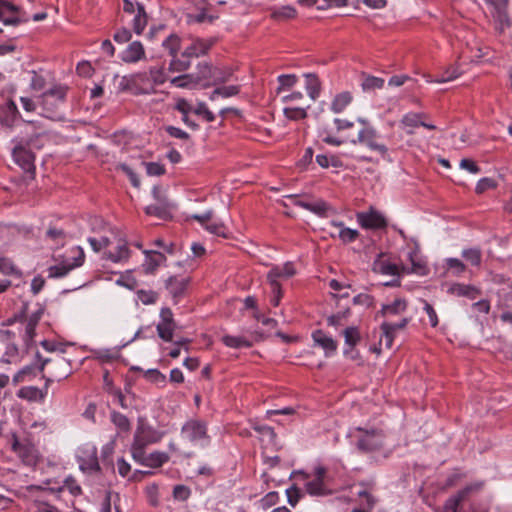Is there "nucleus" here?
<instances>
[{
    "label": "nucleus",
    "instance_id": "nucleus-1",
    "mask_svg": "<svg viewBox=\"0 0 512 512\" xmlns=\"http://www.w3.org/2000/svg\"><path fill=\"white\" fill-rule=\"evenodd\" d=\"M319 123V135L323 142L340 146L348 140L342 135L346 130L354 127V122L334 117L329 111L322 109L316 116Z\"/></svg>",
    "mask_w": 512,
    "mask_h": 512
},
{
    "label": "nucleus",
    "instance_id": "nucleus-2",
    "mask_svg": "<svg viewBox=\"0 0 512 512\" xmlns=\"http://www.w3.org/2000/svg\"><path fill=\"white\" fill-rule=\"evenodd\" d=\"M35 359L39 371H46V374H43V377L46 379V385L49 382L61 381L72 373L71 362L62 353L44 357L40 352H36Z\"/></svg>",
    "mask_w": 512,
    "mask_h": 512
},
{
    "label": "nucleus",
    "instance_id": "nucleus-3",
    "mask_svg": "<svg viewBox=\"0 0 512 512\" xmlns=\"http://www.w3.org/2000/svg\"><path fill=\"white\" fill-rule=\"evenodd\" d=\"M164 433L154 429L151 426L141 424L137 427L133 443L131 445V454L132 457L139 458L141 456V451L145 450L149 444L159 442Z\"/></svg>",
    "mask_w": 512,
    "mask_h": 512
},
{
    "label": "nucleus",
    "instance_id": "nucleus-4",
    "mask_svg": "<svg viewBox=\"0 0 512 512\" xmlns=\"http://www.w3.org/2000/svg\"><path fill=\"white\" fill-rule=\"evenodd\" d=\"M11 449L25 466H35L38 462V451L29 439H19L16 433L11 434Z\"/></svg>",
    "mask_w": 512,
    "mask_h": 512
},
{
    "label": "nucleus",
    "instance_id": "nucleus-5",
    "mask_svg": "<svg viewBox=\"0 0 512 512\" xmlns=\"http://www.w3.org/2000/svg\"><path fill=\"white\" fill-rule=\"evenodd\" d=\"M358 122L361 123L363 127L359 130L357 138L351 139V142L354 144L357 142L365 144L371 150L378 152L383 158H385L388 149L385 145L377 142V133L375 129L364 119L359 118Z\"/></svg>",
    "mask_w": 512,
    "mask_h": 512
},
{
    "label": "nucleus",
    "instance_id": "nucleus-6",
    "mask_svg": "<svg viewBox=\"0 0 512 512\" xmlns=\"http://www.w3.org/2000/svg\"><path fill=\"white\" fill-rule=\"evenodd\" d=\"M327 470L323 466H317L314 469L313 479L307 480L304 487L305 491L311 496L323 497L332 494V490L324 482Z\"/></svg>",
    "mask_w": 512,
    "mask_h": 512
},
{
    "label": "nucleus",
    "instance_id": "nucleus-7",
    "mask_svg": "<svg viewBox=\"0 0 512 512\" xmlns=\"http://www.w3.org/2000/svg\"><path fill=\"white\" fill-rule=\"evenodd\" d=\"M510 0H486L493 7L492 17L496 22V29L500 34L511 27L512 20L508 13Z\"/></svg>",
    "mask_w": 512,
    "mask_h": 512
},
{
    "label": "nucleus",
    "instance_id": "nucleus-8",
    "mask_svg": "<svg viewBox=\"0 0 512 512\" xmlns=\"http://www.w3.org/2000/svg\"><path fill=\"white\" fill-rule=\"evenodd\" d=\"M198 71L196 74H192L194 84H202L204 88L210 87L212 84L224 83L228 80V76H216L217 68H213L208 62H202L198 64Z\"/></svg>",
    "mask_w": 512,
    "mask_h": 512
},
{
    "label": "nucleus",
    "instance_id": "nucleus-9",
    "mask_svg": "<svg viewBox=\"0 0 512 512\" xmlns=\"http://www.w3.org/2000/svg\"><path fill=\"white\" fill-rule=\"evenodd\" d=\"M357 430L364 433V435L361 438H359L357 442V447L360 451L373 452L382 448L384 438L382 430H365L361 427H358Z\"/></svg>",
    "mask_w": 512,
    "mask_h": 512
},
{
    "label": "nucleus",
    "instance_id": "nucleus-10",
    "mask_svg": "<svg viewBox=\"0 0 512 512\" xmlns=\"http://www.w3.org/2000/svg\"><path fill=\"white\" fill-rule=\"evenodd\" d=\"M176 328L177 324L171 309L168 307L162 308L160 311V321L156 327L159 338L165 342H171Z\"/></svg>",
    "mask_w": 512,
    "mask_h": 512
},
{
    "label": "nucleus",
    "instance_id": "nucleus-11",
    "mask_svg": "<svg viewBox=\"0 0 512 512\" xmlns=\"http://www.w3.org/2000/svg\"><path fill=\"white\" fill-rule=\"evenodd\" d=\"M13 158L15 162L26 172L34 177L35 175V156L32 151L24 146H16L13 149Z\"/></svg>",
    "mask_w": 512,
    "mask_h": 512
},
{
    "label": "nucleus",
    "instance_id": "nucleus-12",
    "mask_svg": "<svg viewBox=\"0 0 512 512\" xmlns=\"http://www.w3.org/2000/svg\"><path fill=\"white\" fill-rule=\"evenodd\" d=\"M68 88L63 85H55L51 89L45 91L41 95L43 109L46 113H48V117L52 118L54 114L55 104L50 102L51 97H55L58 101H64Z\"/></svg>",
    "mask_w": 512,
    "mask_h": 512
},
{
    "label": "nucleus",
    "instance_id": "nucleus-13",
    "mask_svg": "<svg viewBox=\"0 0 512 512\" xmlns=\"http://www.w3.org/2000/svg\"><path fill=\"white\" fill-rule=\"evenodd\" d=\"M286 198H288L294 205L307 209L320 217L327 216V212L330 210V206L322 199H318L314 202H308L299 200L297 195H288Z\"/></svg>",
    "mask_w": 512,
    "mask_h": 512
},
{
    "label": "nucleus",
    "instance_id": "nucleus-14",
    "mask_svg": "<svg viewBox=\"0 0 512 512\" xmlns=\"http://www.w3.org/2000/svg\"><path fill=\"white\" fill-rule=\"evenodd\" d=\"M357 220L366 229H381L387 226L384 216L374 210L358 213Z\"/></svg>",
    "mask_w": 512,
    "mask_h": 512
},
{
    "label": "nucleus",
    "instance_id": "nucleus-15",
    "mask_svg": "<svg viewBox=\"0 0 512 512\" xmlns=\"http://www.w3.org/2000/svg\"><path fill=\"white\" fill-rule=\"evenodd\" d=\"M76 251H77V256H75L73 258V260H74L73 263H71V264L63 263V264L51 266L48 269L49 276L54 277V278L63 277L66 274H68L73 268L81 266L83 264L84 258H85L84 251L82 250L81 247H77Z\"/></svg>",
    "mask_w": 512,
    "mask_h": 512
},
{
    "label": "nucleus",
    "instance_id": "nucleus-16",
    "mask_svg": "<svg viewBox=\"0 0 512 512\" xmlns=\"http://www.w3.org/2000/svg\"><path fill=\"white\" fill-rule=\"evenodd\" d=\"M189 283L188 277L182 276H170L165 283V287L169 294L174 299V302L177 303L178 299L181 298L187 289Z\"/></svg>",
    "mask_w": 512,
    "mask_h": 512
},
{
    "label": "nucleus",
    "instance_id": "nucleus-17",
    "mask_svg": "<svg viewBox=\"0 0 512 512\" xmlns=\"http://www.w3.org/2000/svg\"><path fill=\"white\" fill-rule=\"evenodd\" d=\"M144 254L142 269L145 274H154L158 267L166 261V256L156 250H144Z\"/></svg>",
    "mask_w": 512,
    "mask_h": 512
},
{
    "label": "nucleus",
    "instance_id": "nucleus-18",
    "mask_svg": "<svg viewBox=\"0 0 512 512\" xmlns=\"http://www.w3.org/2000/svg\"><path fill=\"white\" fill-rule=\"evenodd\" d=\"M133 459L141 465L150 467V468H159L164 463L169 461V455L165 452L155 451L150 453L149 455L145 454V450L141 451V456L139 458L133 457Z\"/></svg>",
    "mask_w": 512,
    "mask_h": 512
},
{
    "label": "nucleus",
    "instance_id": "nucleus-19",
    "mask_svg": "<svg viewBox=\"0 0 512 512\" xmlns=\"http://www.w3.org/2000/svg\"><path fill=\"white\" fill-rule=\"evenodd\" d=\"M182 431L191 441L208 438L206 423L202 421L190 420L183 426Z\"/></svg>",
    "mask_w": 512,
    "mask_h": 512
},
{
    "label": "nucleus",
    "instance_id": "nucleus-20",
    "mask_svg": "<svg viewBox=\"0 0 512 512\" xmlns=\"http://www.w3.org/2000/svg\"><path fill=\"white\" fill-rule=\"evenodd\" d=\"M213 44L214 41L212 40L196 39L181 53V56L182 58L192 59L194 57L206 55Z\"/></svg>",
    "mask_w": 512,
    "mask_h": 512
},
{
    "label": "nucleus",
    "instance_id": "nucleus-21",
    "mask_svg": "<svg viewBox=\"0 0 512 512\" xmlns=\"http://www.w3.org/2000/svg\"><path fill=\"white\" fill-rule=\"evenodd\" d=\"M448 293L457 297H465L474 300L481 295L482 291L474 285L454 283L449 287Z\"/></svg>",
    "mask_w": 512,
    "mask_h": 512
},
{
    "label": "nucleus",
    "instance_id": "nucleus-22",
    "mask_svg": "<svg viewBox=\"0 0 512 512\" xmlns=\"http://www.w3.org/2000/svg\"><path fill=\"white\" fill-rule=\"evenodd\" d=\"M305 89L312 101H316L322 90V83L315 73L304 74Z\"/></svg>",
    "mask_w": 512,
    "mask_h": 512
},
{
    "label": "nucleus",
    "instance_id": "nucleus-23",
    "mask_svg": "<svg viewBox=\"0 0 512 512\" xmlns=\"http://www.w3.org/2000/svg\"><path fill=\"white\" fill-rule=\"evenodd\" d=\"M127 245L128 244L125 239H119L117 242L116 251L105 252V258L111 260L114 263L128 260V258L130 257V250Z\"/></svg>",
    "mask_w": 512,
    "mask_h": 512
},
{
    "label": "nucleus",
    "instance_id": "nucleus-24",
    "mask_svg": "<svg viewBox=\"0 0 512 512\" xmlns=\"http://www.w3.org/2000/svg\"><path fill=\"white\" fill-rule=\"evenodd\" d=\"M352 102V95L350 92H342L336 94L331 102L329 112L332 114H339L343 112L346 107Z\"/></svg>",
    "mask_w": 512,
    "mask_h": 512
},
{
    "label": "nucleus",
    "instance_id": "nucleus-25",
    "mask_svg": "<svg viewBox=\"0 0 512 512\" xmlns=\"http://www.w3.org/2000/svg\"><path fill=\"white\" fill-rule=\"evenodd\" d=\"M312 338L317 345L326 351V354L333 353L337 349V342L320 329L313 332Z\"/></svg>",
    "mask_w": 512,
    "mask_h": 512
},
{
    "label": "nucleus",
    "instance_id": "nucleus-26",
    "mask_svg": "<svg viewBox=\"0 0 512 512\" xmlns=\"http://www.w3.org/2000/svg\"><path fill=\"white\" fill-rule=\"evenodd\" d=\"M145 52L143 45L139 41H134L129 44L123 54V61L126 63H134L144 57Z\"/></svg>",
    "mask_w": 512,
    "mask_h": 512
},
{
    "label": "nucleus",
    "instance_id": "nucleus-27",
    "mask_svg": "<svg viewBox=\"0 0 512 512\" xmlns=\"http://www.w3.org/2000/svg\"><path fill=\"white\" fill-rule=\"evenodd\" d=\"M407 301L403 298L395 299L391 304L382 305L379 313L383 317L398 315L407 309Z\"/></svg>",
    "mask_w": 512,
    "mask_h": 512
},
{
    "label": "nucleus",
    "instance_id": "nucleus-28",
    "mask_svg": "<svg viewBox=\"0 0 512 512\" xmlns=\"http://www.w3.org/2000/svg\"><path fill=\"white\" fill-rule=\"evenodd\" d=\"M470 492L471 488L466 487L458 491L457 494L449 497L443 506V512H457L460 502L463 501Z\"/></svg>",
    "mask_w": 512,
    "mask_h": 512
},
{
    "label": "nucleus",
    "instance_id": "nucleus-29",
    "mask_svg": "<svg viewBox=\"0 0 512 512\" xmlns=\"http://www.w3.org/2000/svg\"><path fill=\"white\" fill-rule=\"evenodd\" d=\"M46 395V391L34 387L25 386L19 389L17 396L27 401H43Z\"/></svg>",
    "mask_w": 512,
    "mask_h": 512
},
{
    "label": "nucleus",
    "instance_id": "nucleus-30",
    "mask_svg": "<svg viewBox=\"0 0 512 512\" xmlns=\"http://www.w3.org/2000/svg\"><path fill=\"white\" fill-rule=\"evenodd\" d=\"M136 7H137V12H136V15L134 16L132 26H133V31L137 35H140V34H142L145 27L147 26L148 16H147V13H146V10H145V7L143 4L137 3Z\"/></svg>",
    "mask_w": 512,
    "mask_h": 512
},
{
    "label": "nucleus",
    "instance_id": "nucleus-31",
    "mask_svg": "<svg viewBox=\"0 0 512 512\" xmlns=\"http://www.w3.org/2000/svg\"><path fill=\"white\" fill-rule=\"evenodd\" d=\"M380 329L382 334L379 339V348L374 349L377 353H380L383 345L388 349L391 348L395 338V333L392 331V327L389 322H383Z\"/></svg>",
    "mask_w": 512,
    "mask_h": 512
},
{
    "label": "nucleus",
    "instance_id": "nucleus-32",
    "mask_svg": "<svg viewBox=\"0 0 512 512\" xmlns=\"http://www.w3.org/2000/svg\"><path fill=\"white\" fill-rule=\"evenodd\" d=\"M309 108L310 104H307L306 106L291 105L285 107L283 113L289 120L299 121L307 118V110Z\"/></svg>",
    "mask_w": 512,
    "mask_h": 512
},
{
    "label": "nucleus",
    "instance_id": "nucleus-33",
    "mask_svg": "<svg viewBox=\"0 0 512 512\" xmlns=\"http://www.w3.org/2000/svg\"><path fill=\"white\" fill-rule=\"evenodd\" d=\"M145 213L160 219H167L169 216L167 199H161V202L148 205L145 208Z\"/></svg>",
    "mask_w": 512,
    "mask_h": 512
},
{
    "label": "nucleus",
    "instance_id": "nucleus-34",
    "mask_svg": "<svg viewBox=\"0 0 512 512\" xmlns=\"http://www.w3.org/2000/svg\"><path fill=\"white\" fill-rule=\"evenodd\" d=\"M358 485L364 488L358 492V497L363 499L361 506L368 512H371L377 502V499L366 489L369 486L368 483L362 481L359 482Z\"/></svg>",
    "mask_w": 512,
    "mask_h": 512
},
{
    "label": "nucleus",
    "instance_id": "nucleus-35",
    "mask_svg": "<svg viewBox=\"0 0 512 512\" xmlns=\"http://www.w3.org/2000/svg\"><path fill=\"white\" fill-rule=\"evenodd\" d=\"M221 341L224 343L225 346L229 348H250L252 347V342L249 341L247 338L243 336H231V335H224L221 338Z\"/></svg>",
    "mask_w": 512,
    "mask_h": 512
},
{
    "label": "nucleus",
    "instance_id": "nucleus-36",
    "mask_svg": "<svg viewBox=\"0 0 512 512\" xmlns=\"http://www.w3.org/2000/svg\"><path fill=\"white\" fill-rule=\"evenodd\" d=\"M373 270L375 272H379L385 275H399V267L396 264L385 262V261H376L373 265Z\"/></svg>",
    "mask_w": 512,
    "mask_h": 512
},
{
    "label": "nucleus",
    "instance_id": "nucleus-37",
    "mask_svg": "<svg viewBox=\"0 0 512 512\" xmlns=\"http://www.w3.org/2000/svg\"><path fill=\"white\" fill-rule=\"evenodd\" d=\"M296 10L292 6H282L277 9H273L271 12V17L274 20L281 21L285 19H292L296 17Z\"/></svg>",
    "mask_w": 512,
    "mask_h": 512
},
{
    "label": "nucleus",
    "instance_id": "nucleus-38",
    "mask_svg": "<svg viewBox=\"0 0 512 512\" xmlns=\"http://www.w3.org/2000/svg\"><path fill=\"white\" fill-rule=\"evenodd\" d=\"M240 87L237 85L223 86L216 88L210 95L211 100H215L217 96L231 97L239 93Z\"/></svg>",
    "mask_w": 512,
    "mask_h": 512
},
{
    "label": "nucleus",
    "instance_id": "nucleus-39",
    "mask_svg": "<svg viewBox=\"0 0 512 512\" xmlns=\"http://www.w3.org/2000/svg\"><path fill=\"white\" fill-rule=\"evenodd\" d=\"M461 75V72L459 69L455 66H449L445 69V71L435 78L434 80H430V82H436V83H444L452 81L456 78H458Z\"/></svg>",
    "mask_w": 512,
    "mask_h": 512
},
{
    "label": "nucleus",
    "instance_id": "nucleus-40",
    "mask_svg": "<svg viewBox=\"0 0 512 512\" xmlns=\"http://www.w3.org/2000/svg\"><path fill=\"white\" fill-rule=\"evenodd\" d=\"M181 40L175 35L171 34L166 40L163 42V46L169 51V54L174 59L177 56V53L180 49Z\"/></svg>",
    "mask_w": 512,
    "mask_h": 512
},
{
    "label": "nucleus",
    "instance_id": "nucleus-41",
    "mask_svg": "<svg viewBox=\"0 0 512 512\" xmlns=\"http://www.w3.org/2000/svg\"><path fill=\"white\" fill-rule=\"evenodd\" d=\"M334 225L340 227V231H339V238L344 242V243H350V242H353L355 241L358 236H359V233L357 230H354V229H350V228H347V227H344L343 226V223L339 222V223H335Z\"/></svg>",
    "mask_w": 512,
    "mask_h": 512
},
{
    "label": "nucleus",
    "instance_id": "nucleus-42",
    "mask_svg": "<svg viewBox=\"0 0 512 512\" xmlns=\"http://www.w3.org/2000/svg\"><path fill=\"white\" fill-rule=\"evenodd\" d=\"M277 80L279 83L277 92L280 93L281 91L291 89L297 83L298 79L294 74H283L278 76Z\"/></svg>",
    "mask_w": 512,
    "mask_h": 512
},
{
    "label": "nucleus",
    "instance_id": "nucleus-43",
    "mask_svg": "<svg viewBox=\"0 0 512 512\" xmlns=\"http://www.w3.org/2000/svg\"><path fill=\"white\" fill-rule=\"evenodd\" d=\"M343 335L345 338V343L350 347L356 346L361 339L358 328L354 326L347 327L343 331Z\"/></svg>",
    "mask_w": 512,
    "mask_h": 512
},
{
    "label": "nucleus",
    "instance_id": "nucleus-44",
    "mask_svg": "<svg viewBox=\"0 0 512 512\" xmlns=\"http://www.w3.org/2000/svg\"><path fill=\"white\" fill-rule=\"evenodd\" d=\"M0 272L5 275H21L20 270L14 265L13 261L6 257L0 258Z\"/></svg>",
    "mask_w": 512,
    "mask_h": 512
},
{
    "label": "nucleus",
    "instance_id": "nucleus-45",
    "mask_svg": "<svg viewBox=\"0 0 512 512\" xmlns=\"http://www.w3.org/2000/svg\"><path fill=\"white\" fill-rule=\"evenodd\" d=\"M191 66V58H177L171 60L169 70L173 72L186 71Z\"/></svg>",
    "mask_w": 512,
    "mask_h": 512
},
{
    "label": "nucleus",
    "instance_id": "nucleus-46",
    "mask_svg": "<svg viewBox=\"0 0 512 512\" xmlns=\"http://www.w3.org/2000/svg\"><path fill=\"white\" fill-rule=\"evenodd\" d=\"M498 307L503 310H512V285L508 290L499 293Z\"/></svg>",
    "mask_w": 512,
    "mask_h": 512
},
{
    "label": "nucleus",
    "instance_id": "nucleus-47",
    "mask_svg": "<svg viewBox=\"0 0 512 512\" xmlns=\"http://www.w3.org/2000/svg\"><path fill=\"white\" fill-rule=\"evenodd\" d=\"M384 86V80L379 77L366 75L362 82L363 90L381 89Z\"/></svg>",
    "mask_w": 512,
    "mask_h": 512
},
{
    "label": "nucleus",
    "instance_id": "nucleus-48",
    "mask_svg": "<svg viewBox=\"0 0 512 512\" xmlns=\"http://www.w3.org/2000/svg\"><path fill=\"white\" fill-rule=\"evenodd\" d=\"M424 117V114L422 113H408L404 115V117L401 120V124H403L406 127L415 128L418 126H421L422 118Z\"/></svg>",
    "mask_w": 512,
    "mask_h": 512
},
{
    "label": "nucleus",
    "instance_id": "nucleus-49",
    "mask_svg": "<svg viewBox=\"0 0 512 512\" xmlns=\"http://www.w3.org/2000/svg\"><path fill=\"white\" fill-rule=\"evenodd\" d=\"M112 422L121 430V431H129L130 430V421L129 419L119 412H113L111 414Z\"/></svg>",
    "mask_w": 512,
    "mask_h": 512
},
{
    "label": "nucleus",
    "instance_id": "nucleus-50",
    "mask_svg": "<svg viewBox=\"0 0 512 512\" xmlns=\"http://www.w3.org/2000/svg\"><path fill=\"white\" fill-rule=\"evenodd\" d=\"M462 255L466 261L470 262L473 266H479L481 264L482 254L480 249H467L463 251Z\"/></svg>",
    "mask_w": 512,
    "mask_h": 512
},
{
    "label": "nucleus",
    "instance_id": "nucleus-51",
    "mask_svg": "<svg viewBox=\"0 0 512 512\" xmlns=\"http://www.w3.org/2000/svg\"><path fill=\"white\" fill-rule=\"evenodd\" d=\"M497 187V182L493 178H482L480 179L475 187L476 194H482L489 189H495Z\"/></svg>",
    "mask_w": 512,
    "mask_h": 512
},
{
    "label": "nucleus",
    "instance_id": "nucleus-52",
    "mask_svg": "<svg viewBox=\"0 0 512 512\" xmlns=\"http://www.w3.org/2000/svg\"><path fill=\"white\" fill-rule=\"evenodd\" d=\"M138 299L144 304H154L158 299V293L152 290H138L137 291Z\"/></svg>",
    "mask_w": 512,
    "mask_h": 512
},
{
    "label": "nucleus",
    "instance_id": "nucleus-53",
    "mask_svg": "<svg viewBox=\"0 0 512 512\" xmlns=\"http://www.w3.org/2000/svg\"><path fill=\"white\" fill-rule=\"evenodd\" d=\"M447 268L453 271V275L460 276L465 270V264L457 258H449L446 261Z\"/></svg>",
    "mask_w": 512,
    "mask_h": 512
},
{
    "label": "nucleus",
    "instance_id": "nucleus-54",
    "mask_svg": "<svg viewBox=\"0 0 512 512\" xmlns=\"http://www.w3.org/2000/svg\"><path fill=\"white\" fill-rule=\"evenodd\" d=\"M171 83L174 86L179 87V88H186V87H190L191 85H195L193 78H192V74H183V75L174 77L173 79H171Z\"/></svg>",
    "mask_w": 512,
    "mask_h": 512
},
{
    "label": "nucleus",
    "instance_id": "nucleus-55",
    "mask_svg": "<svg viewBox=\"0 0 512 512\" xmlns=\"http://www.w3.org/2000/svg\"><path fill=\"white\" fill-rule=\"evenodd\" d=\"M41 346L45 349V351L52 353V355L56 353H65L64 345L61 343H57L54 341L43 340L41 342Z\"/></svg>",
    "mask_w": 512,
    "mask_h": 512
},
{
    "label": "nucleus",
    "instance_id": "nucleus-56",
    "mask_svg": "<svg viewBox=\"0 0 512 512\" xmlns=\"http://www.w3.org/2000/svg\"><path fill=\"white\" fill-rule=\"evenodd\" d=\"M116 169L122 170L129 177L131 184L135 188L140 187V180H139L138 176L127 164L120 163L116 166Z\"/></svg>",
    "mask_w": 512,
    "mask_h": 512
},
{
    "label": "nucleus",
    "instance_id": "nucleus-57",
    "mask_svg": "<svg viewBox=\"0 0 512 512\" xmlns=\"http://www.w3.org/2000/svg\"><path fill=\"white\" fill-rule=\"evenodd\" d=\"M32 78L30 87L32 90L40 91L42 90L46 85V79L43 75L37 73L36 71H32Z\"/></svg>",
    "mask_w": 512,
    "mask_h": 512
},
{
    "label": "nucleus",
    "instance_id": "nucleus-58",
    "mask_svg": "<svg viewBox=\"0 0 512 512\" xmlns=\"http://www.w3.org/2000/svg\"><path fill=\"white\" fill-rule=\"evenodd\" d=\"M146 166V172L150 176H161L165 173L164 165L157 162L144 163Z\"/></svg>",
    "mask_w": 512,
    "mask_h": 512
},
{
    "label": "nucleus",
    "instance_id": "nucleus-59",
    "mask_svg": "<svg viewBox=\"0 0 512 512\" xmlns=\"http://www.w3.org/2000/svg\"><path fill=\"white\" fill-rule=\"evenodd\" d=\"M191 494L190 489L185 485H176L173 489V497L176 500L185 501Z\"/></svg>",
    "mask_w": 512,
    "mask_h": 512
},
{
    "label": "nucleus",
    "instance_id": "nucleus-60",
    "mask_svg": "<svg viewBox=\"0 0 512 512\" xmlns=\"http://www.w3.org/2000/svg\"><path fill=\"white\" fill-rule=\"evenodd\" d=\"M353 303L355 305L372 307L374 305V297L369 294L361 293L353 298Z\"/></svg>",
    "mask_w": 512,
    "mask_h": 512
},
{
    "label": "nucleus",
    "instance_id": "nucleus-61",
    "mask_svg": "<svg viewBox=\"0 0 512 512\" xmlns=\"http://www.w3.org/2000/svg\"><path fill=\"white\" fill-rule=\"evenodd\" d=\"M194 113L202 116L207 122H212L215 119L214 114L207 108L205 103H199L194 109Z\"/></svg>",
    "mask_w": 512,
    "mask_h": 512
},
{
    "label": "nucleus",
    "instance_id": "nucleus-62",
    "mask_svg": "<svg viewBox=\"0 0 512 512\" xmlns=\"http://www.w3.org/2000/svg\"><path fill=\"white\" fill-rule=\"evenodd\" d=\"M145 377L151 381V382H154V383H165L166 381V377L164 374H162L159 370L157 369H150V370H147L146 373H145Z\"/></svg>",
    "mask_w": 512,
    "mask_h": 512
},
{
    "label": "nucleus",
    "instance_id": "nucleus-63",
    "mask_svg": "<svg viewBox=\"0 0 512 512\" xmlns=\"http://www.w3.org/2000/svg\"><path fill=\"white\" fill-rule=\"evenodd\" d=\"M113 38L117 43H126L131 40L132 34L127 28H121L115 32Z\"/></svg>",
    "mask_w": 512,
    "mask_h": 512
},
{
    "label": "nucleus",
    "instance_id": "nucleus-64",
    "mask_svg": "<svg viewBox=\"0 0 512 512\" xmlns=\"http://www.w3.org/2000/svg\"><path fill=\"white\" fill-rule=\"evenodd\" d=\"M34 503L37 506V512H60L58 508L44 500L35 499Z\"/></svg>",
    "mask_w": 512,
    "mask_h": 512
}]
</instances>
